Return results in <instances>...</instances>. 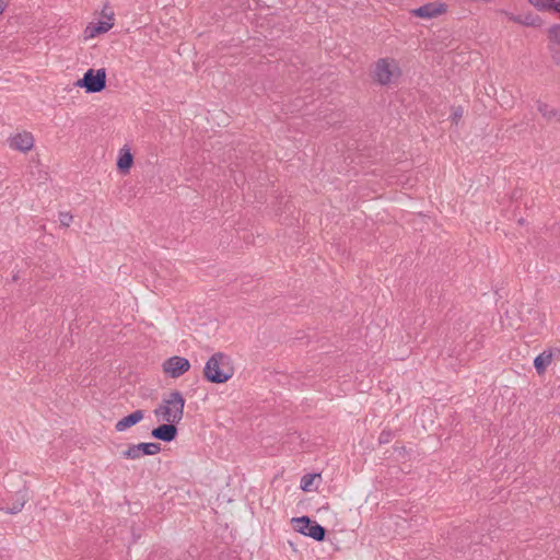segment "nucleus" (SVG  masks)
I'll return each mask as SVG.
<instances>
[{"mask_svg":"<svg viewBox=\"0 0 560 560\" xmlns=\"http://www.w3.org/2000/svg\"><path fill=\"white\" fill-rule=\"evenodd\" d=\"M185 402L183 394L173 390L163 397L162 404L153 412L163 422L179 423L184 417Z\"/></svg>","mask_w":560,"mask_h":560,"instance_id":"f257e3e1","label":"nucleus"},{"mask_svg":"<svg viewBox=\"0 0 560 560\" xmlns=\"http://www.w3.org/2000/svg\"><path fill=\"white\" fill-rule=\"evenodd\" d=\"M230 358L221 352L214 353L206 363L203 375L207 381L215 384L228 382L233 376Z\"/></svg>","mask_w":560,"mask_h":560,"instance_id":"f03ea898","label":"nucleus"},{"mask_svg":"<svg viewBox=\"0 0 560 560\" xmlns=\"http://www.w3.org/2000/svg\"><path fill=\"white\" fill-rule=\"evenodd\" d=\"M400 73V68L395 59L382 58L375 65L374 77L382 85L392 83L393 79L398 78Z\"/></svg>","mask_w":560,"mask_h":560,"instance_id":"7ed1b4c3","label":"nucleus"},{"mask_svg":"<svg viewBox=\"0 0 560 560\" xmlns=\"http://www.w3.org/2000/svg\"><path fill=\"white\" fill-rule=\"evenodd\" d=\"M77 86L85 89L86 93H97L106 86V71L104 68L94 70L89 69L83 78L79 79L75 83Z\"/></svg>","mask_w":560,"mask_h":560,"instance_id":"20e7f679","label":"nucleus"},{"mask_svg":"<svg viewBox=\"0 0 560 560\" xmlns=\"http://www.w3.org/2000/svg\"><path fill=\"white\" fill-rule=\"evenodd\" d=\"M296 524V530L305 536H308L316 541H323L326 536V529L316 522H313L308 516H301L293 518Z\"/></svg>","mask_w":560,"mask_h":560,"instance_id":"39448f33","label":"nucleus"},{"mask_svg":"<svg viewBox=\"0 0 560 560\" xmlns=\"http://www.w3.org/2000/svg\"><path fill=\"white\" fill-rule=\"evenodd\" d=\"M163 372L172 378H177L190 369V362L184 357L174 355L162 364Z\"/></svg>","mask_w":560,"mask_h":560,"instance_id":"423d86ee","label":"nucleus"},{"mask_svg":"<svg viewBox=\"0 0 560 560\" xmlns=\"http://www.w3.org/2000/svg\"><path fill=\"white\" fill-rule=\"evenodd\" d=\"M445 3L430 2L412 10V14L421 19H432L446 12Z\"/></svg>","mask_w":560,"mask_h":560,"instance_id":"0eeeda50","label":"nucleus"},{"mask_svg":"<svg viewBox=\"0 0 560 560\" xmlns=\"http://www.w3.org/2000/svg\"><path fill=\"white\" fill-rule=\"evenodd\" d=\"M549 51L552 60L560 66V24L552 25L548 30Z\"/></svg>","mask_w":560,"mask_h":560,"instance_id":"6e6552de","label":"nucleus"},{"mask_svg":"<svg viewBox=\"0 0 560 560\" xmlns=\"http://www.w3.org/2000/svg\"><path fill=\"white\" fill-rule=\"evenodd\" d=\"M176 423L164 422L163 424L154 428L151 431V435L163 442H171L177 435V429L175 427Z\"/></svg>","mask_w":560,"mask_h":560,"instance_id":"1a4fd4ad","label":"nucleus"},{"mask_svg":"<svg viewBox=\"0 0 560 560\" xmlns=\"http://www.w3.org/2000/svg\"><path fill=\"white\" fill-rule=\"evenodd\" d=\"M10 145L15 150L27 152L34 145V138L30 132L18 133L11 139Z\"/></svg>","mask_w":560,"mask_h":560,"instance_id":"9d476101","label":"nucleus"},{"mask_svg":"<svg viewBox=\"0 0 560 560\" xmlns=\"http://www.w3.org/2000/svg\"><path fill=\"white\" fill-rule=\"evenodd\" d=\"M144 418V411L141 409H138L130 415L121 418L119 421L116 422L115 429L118 432H124L128 428L139 423Z\"/></svg>","mask_w":560,"mask_h":560,"instance_id":"9b49d317","label":"nucleus"},{"mask_svg":"<svg viewBox=\"0 0 560 560\" xmlns=\"http://www.w3.org/2000/svg\"><path fill=\"white\" fill-rule=\"evenodd\" d=\"M537 110L548 121H551V120H557L558 121V120H560V113H559V110L556 107H552V106L548 105L547 103H544V102L539 101L537 103Z\"/></svg>","mask_w":560,"mask_h":560,"instance_id":"f8f14e48","label":"nucleus"},{"mask_svg":"<svg viewBox=\"0 0 560 560\" xmlns=\"http://www.w3.org/2000/svg\"><path fill=\"white\" fill-rule=\"evenodd\" d=\"M539 11H555L560 13V0H528Z\"/></svg>","mask_w":560,"mask_h":560,"instance_id":"ddd939ff","label":"nucleus"},{"mask_svg":"<svg viewBox=\"0 0 560 560\" xmlns=\"http://www.w3.org/2000/svg\"><path fill=\"white\" fill-rule=\"evenodd\" d=\"M552 352L551 351H544L539 355H537L534 360V366L539 375L545 373L546 368L551 363L552 361Z\"/></svg>","mask_w":560,"mask_h":560,"instance_id":"4468645a","label":"nucleus"},{"mask_svg":"<svg viewBox=\"0 0 560 560\" xmlns=\"http://www.w3.org/2000/svg\"><path fill=\"white\" fill-rule=\"evenodd\" d=\"M133 162L132 154L129 150L122 149L117 161V167L121 173H127Z\"/></svg>","mask_w":560,"mask_h":560,"instance_id":"2eb2a0df","label":"nucleus"},{"mask_svg":"<svg viewBox=\"0 0 560 560\" xmlns=\"http://www.w3.org/2000/svg\"><path fill=\"white\" fill-rule=\"evenodd\" d=\"M139 448L142 455H155L161 451L159 443H139Z\"/></svg>","mask_w":560,"mask_h":560,"instance_id":"dca6fc26","label":"nucleus"},{"mask_svg":"<svg viewBox=\"0 0 560 560\" xmlns=\"http://www.w3.org/2000/svg\"><path fill=\"white\" fill-rule=\"evenodd\" d=\"M124 457L128 459H137L141 457V452L138 444H133L128 446L126 451L122 453Z\"/></svg>","mask_w":560,"mask_h":560,"instance_id":"f3484780","label":"nucleus"},{"mask_svg":"<svg viewBox=\"0 0 560 560\" xmlns=\"http://www.w3.org/2000/svg\"><path fill=\"white\" fill-rule=\"evenodd\" d=\"M112 20H113V14L108 15V21H100L97 23H94L95 30H97L100 34L108 32L114 25Z\"/></svg>","mask_w":560,"mask_h":560,"instance_id":"a211bd4d","label":"nucleus"},{"mask_svg":"<svg viewBox=\"0 0 560 560\" xmlns=\"http://www.w3.org/2000/svg\"><path fill=\"white\" fill-rule=\"evenodd\" d=\"M539 24H540L539 16L530 14V13L522 14V25H525V26H537Z\"/></svg>","mask_w":560,"mask_h":560,"instance_id":"6ab92c4d","label":"nucleus"},{"mask_svg":"<svg viewBox=\"0 0 560 560\" xmlns=\"http://www.w3.org/2000/svg\"><path fill=\"white\" fill-rule=\"evenodd\" d=\"M316 476L317 475H310V474L303 476L301 479V489L304 491H310L313 480L315 479Z\"/></svg>","mask_w":560,"mask_h":560,"instance_id":"aec40b11","label":"nucleus"},{"mask_svg":"<svg viewBox=\"0 0 560 560\" xmlns=\"http://www.w3.org/2000/svg\"><path fill=\"white\" fill-rule=\"evenodd\" d=\"M100 35L98 31L95 30L94 23H90L84 30V38L90 39Z\"/></svg>","mask_w":560,"mask_h":560,"instance_id":"412c9836","label":"nucleus"},{"mask_svg":"<svg viewBox=\"0 0 560 560\" xmlns=\"http://www.w3.org/2000/svg\"><path fill=\"white\" fill-rule=\"evenodd\" d=\"M59 221L62 226H69L72 222V215L69 212H60Z\"/></svg>","mask_w":560,"mask_h":560,"instance_id":"4be33fe9","label":"nucleus"},{"mask_svg":"<svg viewBox=\"0 0 560 560\" xmlns=\"http://www.w3.org/2000/svg\"><path fill=\"white\" fill-rule=\"evenodd\" d=\"M501 13L504 14L510 21L522 24V14H513L505 10H502Z\"/></svg>","mask_w":560,"mask_h":560,"instance_id":"5701e85b","label":"nucleus"},{"mask_svg":"<svg viewBox=\"0 0 560 560\" xmlns=\"http://www.w3.org/2000/svg\"><path fill=\"white\" fill-rule=\"evenodd\" d=\"M24 503H25L24 500L22 502L15 503L12 506L7 508V511L11 514H16L22 510V508L24 506Z\"/></svg>","mask_w":560,"mask_h":560,"instance_id":"b1692460","label":"nucleus"},{"mask_svg":"<svg viewBox=\"0 0 560 560\" xmlns=\"http://www.w3.org/2000/svg\"><path fill=\"white\" fill-rule=\"evenodd\" d=\"M463 116V109L460 107H457L454 109L453 112V115H452V120L453 122H457Z\"/></svg>","mask_w":560,"mask_h":560,"instance_id":"393cba45","label":"nucleus"},{"mask_svg":"<svg viewBox=\"0 0 560 560\" xmlns=\"http://www.w3.org/2000/svg\"><path fill=\"white\" fill-rule=\"evenodd\" d=\"M4 7H5V1L4 0H0V15L2 14V12L4 10Z\"/></svg>","mask_w":560,"mask_h":560,"instance_id":"a878e982","label":"nucleus"},{"mask_svg":"<svg viewBox=\"0 0 560 560\" xmlns=\"http://www.w3.org/2000/svg\"><path fill=\"white\" fill-rule=\"evenodd\" d=\"M380 440L381 441H385L386 440V436H383V434L380 436Z\"/></svg>","mask_w":560,"mask_h":560,"instance_id":"bb28decb","label":"nucleus"},{"mask_svg":"<svg viewBox=\"0 0 560 560\" xmlns=\"http://www.w3.org/2000/svg\"><path fill=\"white\" fill-rule=\"evenodd\" d=\"M380 440L381 441H385L386 440V436H383V434L380 436Z\"/></svg>","mask_w":560,"mask_h":560,"instance_id":"cd10ccee","label":"nucleus"},{"mask_svg":"<svg viewBox=\"0 0 560 560\" xmlns=\"http://www.w3.org/2000/svg\"><path fill=\"white\" fill-rule=\"evenodd\" d=\"M557 354L560 357V350L559 349L557 350Z\"/></svg>","mask_w":560,"mask_h":560,"instance_id":"c85d7f7f","label":"nucleus"}]
</instances>
